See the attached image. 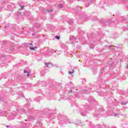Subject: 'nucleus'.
<instances>
[{"instance_id":"obj_1","label":"nucleus","mask_w":128,"mask_h":128,"mask_svg":"<svg viewBox=\"0 0 128 128\" xmlns=\"http://www.w3.org/2000/svg\"><path fill=\"white\" fill-rule=\"evenodd\" d=\"M98 114H101V116H104V108H100L98 110V113L96 114V118H98Z\"/></svg>"},{"instance_id":"obj_2","label":"nucleus","mask_w":128,"mask_h":128,"mask_svg":"<svg viewBox=\"0 0 128 128\" xmlns=\"http://www.w3.org/2000/svg\"><path fill=\"white\" fill-rule=\"evenodd\" d=\"M54 52H56V54H58V52L52 49H50L48 50V54H46V56H50L52 54H54Z\"/></svg>"},{"instance_id":"obj_3","label":"nucleus","mask_w":128,"mask_h":128,"mask_svg":"<svg viewBox=\"0 0 128 128\" xmlns=\"http://www.w3.org/2000/svg\"><path fill=\"white\" fill-rule=\"evenodd\" d=\"M66 122V124H73L72 122H71L70 120L68 119V118H66L64 120H61L58 122V124H65L66 122H64V121Z\"/></svg>"},{"instance_id":"obj_4","label":"nucleus","mask_w":128,"mask_h":128,"mask_svg":"<svg viewBox=\"0 0 128 128\" xmlns=\"http://www.w3.org/2000/svg\"><path fill=\"white\" fill-rule=\"evenodd\" d=\"M70 92H75V94H76V98H78V89H76V87H73L71 88Z\"/></svg>"},{"instance_id":"obj_5","label":"nucleus","mask_w":128,"mask_h":128,"mask_svg":"<svg viewBox=\"0 0 128 128\" xmlns=\"http://www.w3.org/2000/svg\"><path fill=\"white\" fill-rule=\"evenodd\" d=\"M32 127V125L28 124H24L22 125V128H30Z\"/></svg>"},{"instance_id":"obj_6","label":"nucleus","mask_w":128,"mask_h":128,"mask_svg":"<svg viewBox=\"0 0 128 128\" xmlns=\"http://www.w3.org/2000/svg\"><path fill=\"white\" fill-rule=\"evenodd\" d=\"M45 64V66H47V68H52V64H50V63H46V62H44Z\"/></svg>"},{"instance_id":"obj_7","label":"nucleus","mask_w":128,"mask_h":128,"mask_svg":"<svg viewBox=\"0 0 128 128\" xmlns=\"http://www.w3.org/2000/svg\"><path fill=\"white\" fill-rule=\"evenodd\" d=\"M70 40H72V42H76V38L74 36H70Z\"/></svg>"},{"instance_id":"obj_8","label":"nucleus","mask_w":128,"mask_h":128,"mask_svg":"<svg viewBox=\"0 0 128 128\" xmlns=\"http://www.w3.org/2000/svg\"><path fill=\"white\" fill-rule=\"evenodd\" d=\"M80 114L82 116H86V114H88V112H86V111H83L81 112Z\"/></svg>"},{"instance_id":"obj_9","label":"nucleus","mask_w":128,"mask_h":128,"mask_svg":"<svg viewBox=\"0 0 128 128\" xmlns=\"http://www.w3.org/2000/svg\"><path fill=\"white\" fill-rule=\"evenodd\" d=\"M67 22L69 24H71V26H72V24H74V21H72V20H69L67 21Z\"/></svg>"},{"instance_id":"obj_10","label":"nucleus","mask_w":128,"mask_h":128,"mask_svg":"<svg viewBox=\"0 0 128 128\" xmlns=\"http://www.w3.org/2000/svg\"><path fill=\"white\" fill-rule=\"evenodd\" d=\"M82 94H90V92H88V90H82Z\"/></svg>"},{"instance_id":"obj_11","label":"nucleus","mask_w":128,"mask_h":128,"mask_svg":"<svg viewBox=\"0 0 128 128\" xmlns=\"http://www.w3.org/2000/svg\"><path fill=\"white\" fill-rule=\"evenodd\" d=\"M34 28H40V24H36L34 26Z\"/></svg>"},{"instance_id":"obj_12","label":"nucleus","mask_w":128,"mask_h":128,"mask_svg":"<svg viewBox=\"0 0 128 128\" xmlns=\"http://www.w3.org/2000/svg\"><path fill=\"white\" fill-rule=\"evenodd\" d=\"M6 114V112H2V110L0 111V116H4Z\"/></svg>"},{"instance_id":"obj_13","label":"nucleus","mask_w":128,"mask_h":128,"mask_svg":"<svg viewBox=\"0 0 128 128\" xmlns=\"http://www.w3.org/2000/svg\"><path fill=\"white\" fill-rule=\"evenodd\" d=\"M27 72V76L29 77L30 76V74L29 72L26 71V70H24V74H26Z\"/></svg>"},{"instance_id":"obj_14","label":"nucleus","mask_w":128,"mask_h":128,"mask_svg":"<svg viewBox=\"0 0 128 128\" xmlns=\"http://www.w3.org/2000/svg\"><path fill=\"white\" fill-rule=\"evenodd\" d=\"M77 124H78V126H82V122L80 120L77 122Z\"/></svg>"},{"instance_id":"obj_15","label":"nucleus","mask_w":128,"mask_h":128,"mask_svg":"<svg viewBox=\"0 0 128 128\" xmlns=\"http://www.w3.org/2000/svg\"><path fill=\"white\" fill-rule=\"evenodd\" d=\"M37 124H39V126H42V122H41L40 121H38V122H37Z\"/></svg>"},{"instance_id":"obj_16","label":"nucleus","mask_w":128,"mask_h":128,"mask_svg":"<svg viewBox=\"0 0 128 128\" xmlns=\"http://www.w3.org/2000/svg\"><path fill=\"white\" fill-rule=\"evenodd\" d=\"M46 12H52L54 11V10L52 9H48L47 10H46Z\"/></svg>"},{"instance_id":"obj_17","label":"nucleus","mask_w":128,"mask_h":128,"mask_svg":"<svg viewBox=\"0 0 128 128\" xmlns=\"http://www.w3.org/2000/svg\"><path fill=\"white\" fill-rule=\"evenodd\" d=\"M113 116H120L119 114H112Z\"/></svg>"},{"instance_id":"obj_18","label":"nucleus","mask_w":128,"mask_h":128,"mask_svg":"<svg viewBox=\"0 0 128 128\" xmlns=\"http://www.w3.org/2000/svg\"><path fill=\"white\" fill-rule=\"evenodd\" d=\"M40 100V98H35V102H38Z\"/></svg>"},{"instance_id":"obj_19","label":"nucleus","mask_w":128,"mask_h":128,"mask_svg":"<svg viewBox=\"0 0 128 128\" xmlns=\"http://www.w3.org/2000/svg\"><path fill=\"white\" fill-rule=\"evenodd\" d=\"M88 100H89V102H94V99L92 98H90L88 99Z\"/></svg>"},{"instance_id":"obj_20","label":"nucleus","mask_w":128,"mask_h":128,"mask_svg":"<svg viewBox=\"0 0 128 128\" xmlns=\"http://www.w3.org/2000/svg\"><path fill=\"white\" fill-rule=\"evenodd\" d=\"M128 102H121V104L122 106H126V104H128Z\"/></svg>"},{"instance_id":"obj_21","label":"nucleus","mask_w":128,"mask_h":128,"mask_svg":"<svg viewBox=\"0 0 128 128\" xmlns=\"http://www.w3.org/2000/svg\"><path fill=\"white\" fill-rule=\"evenodd\" d=\"M63 6H64V5H62V4H60L58 5V8H63Z\"/></svg>"},{"instance_id":"obj_22","label":"nucleus","mask_w":128,"mask_h":128,"mask_svg":"<svg viewBox=\"0 0 128 128\" xmlns=\"http://www.w3.org/2000/svg\"><path fill=\"white\" fill-rule=\"evenodd\" d=\"M112 20H110L108 21V24H112Z\"/></svg>"},{"instance_id":"obj_23","label":"nucleus","mask_w":128,"mask_h":128,"mask_svg":"<svg viewBox=\"0 0 128 128\" xmlns=\"http://www.w3.org/2000/svg\"><path fill=\"white\" fill-rule=\"evenodd\" d=\"M55 38H56V40H60V36H55Z\"/></svg>"},{"instance_id":"obj_24","label":"nucleus","mask_w":128,"mask_h":128,"mask_svg":"<svg viewBox=\"0 0 128 128\" xmlns=\"http://www.w3.org/2000/svg\"><path fill=\"white\" fill-rule=\"evenodd\" d=\"M44 74H46V72H44V71H42L41 72L42 76H44Z\"/></svg>"},{"instance_id":"obj_25","label":"nucleus","mask_w":128,"mask_h":128,"mask_svg":"<svg viewBox=\"0 0 128 128\" xmlns=\"http://www.w3.org/2000/svg\"><path fill=\"white\" fill-rule=\"evenodd\" d=\"M30 50H34V47H30Z\"/></svg>"},{"instance_id":"obj_26","label":"nucleus","mask_w":128,"mask_h":128,"mask_svg":"<svg viewBox=\"0 0 128 128\" xmlns=\"http://www.w3.org/2000/svg\"><path fill=\"white\" fill-rule=\"evenodd\" d=\"M0 102H4V98H0Z\"/></svg>"},{"instance_id":"obj_27","label":"nucleus","mask_w":128,"mask_h":128,"mask_svg":"<svg viewBox=\"0 0 128 128\" xmlns=\"http://www.w3.org/2000/svg\"><path fill=\"white\" fill-rule=\"evenodd\" d=\"M74 70H72V72H68L70 74H74Z\"/></svg>"},{"instance_id":"obj_28","label":"nucleus","mask_w":128,"mask_h":128,"mask_svg":"<svg viewBox=\"0 0 128 128\" xmlns=\"http://www.w3.org/2000/svg\"><path fill=\"white\" fill-rule=\"evenodd\" d=\"M6 128H12V126H6Z\"/></svg>"},{"instance_id":"obj_29","label":"nucleus","mask_w":128,"mask_h":128,"mask_svg":"<svg viewBox=\"0 0 128 128\" xmlns=\"http://www.w3.org/2000/svg\"><path fill=\"white\" fill-rule=\"evenodd\" d=\"M22 114H26V110H22Z\"/></svg>"},{"instance_id":"obj_30","label":"nucleus","mask_w":128,"mask_h":128,"mask_svg":"<svg viewBox=\"0 0 128 128\" xmlns=\"http://www.w3.org/2000/svg\"><path fill=\"white\" fill-rule=\"evenodd\" d=\"M30 118L31 120H34V117L32 116H30Z\"/></svg>"},{"instance_id":"obj_31","label":"nucleus","mask_w":128,"mask_h":128,"mask_svg":"<svg viewBox=\"0 0 128 128\" xmlns=\"http://www.w3.org/2000/svg\"><path fill=\"white\" fill-rule=\"evenodd\" d=\"M22 96H24V94L22 93L21 96H20V98H22Z\"/></svg>"},{"instance_id":"obj_32","label":"nucleus","mask_w":128,"mask_h":128,"mask_svg":"<svg viewBox=\"0 0 128 128\" xmlns=\"http://www.w3.org/2000/svg\"><path fill=\"white\" fill-rule=\"evenodd\" d=\"M68 1L69 2H72V0H68Z\"/></svg>"},{"instance_id":"obj_33","label":"nucleus","mask_w":128,"mask_h":128,"mask_svg":"<svg viewBox=\"0 0 128 128\" xmlns=\"http://www.w3.org/2000/svg\"><path fill=\"white\" fill-rule=\"evenodd\" d=\"M12 52V50H11L10 51H8V52H9V53H10V52Z\"/></svg>"},{"instance_id":"obj_34","label":"nucleus","mask_w":128,"mask_h":128,"mask_svg":"<svg viewBox=\"0 0 128 128\" xmlns=\"http://www.w3.org/2000/svg\"><path fill=\"white\" fill-rule=\"evenodd\" d=\"M20 10H24V6H21Z\"/></svg>"},{"instance_id":"obj_35","label":"nucleus","mask_w":128,"mask_h":128,"mask_svg":"<svg viewBox=\"0 0 128 128\" xmlns=\"http://www.w3.org/2000/svg\"><path fill=\"white\" fill-rule=\"evenodd\" d=\"M50 16H51V18H54V14H52Z\"/></svg>"},{"instance_id":"obj_36","label":"nucleus","mask_w":128,"mask_h":128,"mask_svg":"<svg viewBox=\"0 0 128 128\" xmlns=\"http://www.w3.org/2000/svg\"><path fill=\"white\" fill-rule=\"evenodd\" d=\"M67 32H68V34H70V31L68 30H67Z\"/></svg>"},{"instance_id":"obj_37","label":"nucleus","mask_w":128,"mask_h":128,"mask_svg":"<svg viewBox=\"0 0 128 128\" xmlns=\"http://www.w3.org/2000/svg\"><path fill=\"white\" fill-rule=\"evenodd\" d=\"M100 96H104V94L101 93V94H100Z\"/></svg>"},{"instance_id":"obj_38","label":"nucleus","mask_w":128,"mask_h":128,"mask_svg":"<svg viewBox=\"0 0 128 128\" xmlns=\"http://www.w3.org/2000/svg\"><path fill=\"white\" fill-rule=\"evenodd\" d=\"M30 46H32V43L29 44Z\"/></svg>"},{"instance_id":"obj_39","label":"nucleus","mask_w":128,"mask_h":128,"mask_svg":"<svg viewBox=\"0 0 128 128\" xmlns=\"http://www.w3.org/2000/svg\"><path fill=\"white\" fill-rule=\"evenodd\" d=\"M28 86H30V84H28Z\"/></svg>"},{"instance_id":"obj_40","label":"nucleus","mask_w":128,"mask_h":128,"mask_svg":"<svg viewBox=\"0 0 128 128\" xmlns=\"http://www.w3.org/2000/svg\"><path fill=\"white\" fill-rule=\"evenodd\" d=\"M2 8H0V12L2 11Z\"/></svg>"},{"instance_id":"obj_41","label":"nucleus","mask_w":128,"mask_h":128,"mask_svg":"<svg viewBox=\"0 0 128 128\" xmlns=\"http://www.w3.org/2000/svg\"><path fill=\"white\" fill-rule=\"evenodd\" d=\"M122 94H124V92H123Z\"/></svg>"},{"instance_id":"obj_42","label":"nucleus","mask_w":128,"mask_h":128,"mask_svg":"<svg viewBox=\"0 0 128 128\" xmlns=\"http://www.w3.org/2000/svg\"><path fill=\"white\" fill-rule=\"evenodd\" d=\"M34 34H32V36H34Z\"/></svg>"},{"instance_id":"obj_43","label":"nucleus","mask_w":128,"mask_h":128,"mask_svg":"<svg viewBox=\"0 0 128 128\" xmlns=\"http://www.w3.org/2000/svg\"><path fill=\"white\" fill-rule=\"evenodd\" d=\"M120 94H122V91H120Z\"/></svg>"},{"instance_id":"obj_44","label":"nucleus","mask_w":128,"mask_h":128,"mask_svg":"<svg viewBox=\"0 0 128 128\" xmlns=\"http://www.w3.org/2000/svg\"><path fill=\"white\" fill-rule=\"evenodd\" d=\"M70 84H72V82H70Z\"/></svg>"},{"instance_id":"obj_45","label":"nucleus","mask_w":128,"mask_h":128,"mask_svg":"<svg viewBox=\"0 0 128 128\" xmlns=\"http://www.w3.org/2000/svg\"><path fill=\"white\" fill-rule=\"evenodd\" d=\"M19 112H22V110H19Z\"/></svg>"},{"instance_id":"obj_46","label":"nucleus","mask_w":128,"mask_h":128,"mask_svg":"<svg viewBox=\"0 0 128 128\" xmlns=\"http://www.w3.org/2000/svg\"><path fill=\"white\" fill-rule=\"evenodd\" d=\"M124 0V2H126V0Z\"/></svg>"},{"instance_id":"obj_47","label":"nucleus","mask_w":128,"mask_h":128,"mask_svg":"<svg viewBox=\"0 0 128 128\" xmlns=\"http://www.w3.org/2000/svg\"><path fill=\"white\" fill-rule=\"evenodd\" d=\"M127 68H128V66H127Z\"/></svg>"},{"instance_id":"obj_48","label":"nucleus","mask_w":128,"mask_h":128,"mask_svg":"<svg viewBox=\"0 0 128 128\" xmlns=\"http://www.w3.org/2000/svg\"><path fill=\"white\" fill-rule=\"evenodd\" d=\"M0 80H2V78H0Z\"/></svg>"},{"instance_id":"obj_49","label":"nucleus","mask_w":128,"mask_h":128,"mask_svg":"<svg viewBox=\"0 0 128 128\" xmlns=\"http://www.w3.org/2000/svg\"><path fill=\"white\" fill-rule=\"evenodd\" d=\"M74 104H76V103H74Z\"/></svg>"}]
</instances>
